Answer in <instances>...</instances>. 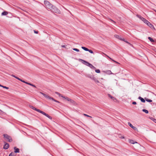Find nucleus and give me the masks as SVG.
<instances>
[{
	"instance_id": "obj_1",
	"label": "nucleus",
	"mask_w": 156,
	"mask_h": 156,
	"mask_svg": "<svg viewBox=\"0 0 156 156\" xmlns=\"http://www.w3.org/2000/svg\"><path fill=\"white\" fill-rule=\"evenodd\" d=\"M40 93L41 94H42V95H43L45 98H46L47 99H49L50 100H51L52 101H54L58 103H60V102L59 101L55 99L54 98H52L49 97L48 95H47L42 92H40Z\"/></svg>"
},
{
	"instance_id": "obj_2",
	"label": "nucleus",
	"mask_w": 156,
	"mask_h": 156,
	"mask_svg": "<svg viewBox=\"0 0 156 156\" xmlns=\"http://www.w3.org/2000/svg\"><path fill=\"white\" fill-rule=\"evenodd\" d=\"M44 4L46 7V8L48 9H50V10H51L53 5L50 3L47 0H45L44 1Z\"/></svg>"
},
{
	"instance_id": "obj_3",
	"label": "nucleus",
	"mask_w": 156,
	"mask_h": 156,
	"mask_svg": "<svg viewBox=\"0 0 156 156\" xmlns=\"http://www.w3.org/2000/svg\"><path fill=\"white\" fill-rule=\"evenodd\" d=\"M52 12H55L57 13L60 14L61 12L60 11L59 9H58L55 6L53 7L52 9L50 10Z\"/></svg>"
},
{
	"instance_id": "obj_4",
	"label": "nucleus",
	"mask_w": 156,
	"mask_h": 156,
	"mask_svg": "<svg viewBox=\"0 0 156 156\" xmlns=\"http://www.w3.org/2000/svg\"><path fill=\"white\" fill-rule=\"evenodd\" d=\"M3 136L5 138V140L9 142H11L12 141V139L11 137L7 134H4Z\"/></svg>"
},
{
	"instance_id": "obj_5",
	"label": "nucleus",
	"mask_w": 156,
	"mask_h": 156,
	"mask_svg": "<svg viewBox=\"0 0 156 156\" xmlns=\"http://www.w3.org/2000/svg\"><path fill=\"white\" fill-rule=\"evenodd\" d=\"M80 60H81L83 62V63L85 64V65L88 66H89L90 65V63H89V62L86 61H85V60H82V59H80Z\"/></svg>"
},
{
	"instance_id": "obj_6",
	"label": "nucleus",
	"mask_w": 156,
	"mask_h": 156,
	"mask_svg": "<svg viewBox=\"0 0 156 156\" xmlns=\"http://www.w3.org/2000/svg\"><path fill=\"white\" fill-rule=\"evenodd\" d=\"M37 111L38 112H40L42 114L44 115L45 116H46L47 117H51L50 116H49L48 114L40 110H37Z\"/></svg>"
},
{
	"instance_id": "obj_7",
	"label": "nucleus",
	"mask_w": 156,
	"mask_h": 156,
	"mask_svg": "<svg viewBox=\"0 0 156 156\" xmlns=\"http://www.w3.org/2000/svg\"><path fill=\"white\" fill-rule=\"evenodd\" d=\"M114 37H115L118 38L120 40L122 41H124V39L121 37L120 36H119V35L115 34L114 35Z\"/></svg>"
},
{
	"instance_id": "obj_8",
	"label": "nucleus",
	"mask_w": 156,
	"mask_h": 156,
	"mask_svg": "<svg viewBox=\"0 0 156 156\" xmlns=\"http://www.w3.org/2000/svg\"><path fill=\"white\" fill-rule=\"evenodd\" d=\"M5 144L4 145L3 147V148L5 149H8L9 147V145L8 144L5 142Z\"/></svg>"
},
{
	"instance_id": "obj_9",
	"label": "nucleus",
	"mask_w": 156,
	"mask_h": 156,
	"mask_svg": "<svg viewBox=\"0 0 156 156\" xmlns=\"http://www.w3.org/2000/svg\"><path fill=\"white\" fill-rule=\"evenodd\" d=\"M86 76L87 77L89 78L92 80H93L94 78V76L93 75L90 74H88Z\"/></svg>"
},
{
	"instance_id": "obj_10",
	"label": "nucleus",
	"mask_w": 156,
	"mask_h": 156,
	"mask_svg": "<svg viewBox=\"0 0 156 156\" xmlns=\"http://www.w3.org/2000/svg\"><path fill=\"white\" fill-rule=\"evenodd\" d=\"M108 95L109 98H111L113 101H115V100H116L115 98L111 96L110 94H108Z\"/></svg>"
},
{
	"instance_id": "obj_11",
	"label": "nucleus",
	"mask_w": 156,
	"mask_h": 156,
	"mask_svg": "<svg viewBox=\"0 0 156 156\" xmlns=\"http://www.w3.org/2000/svg\"><path fill=\"white\" fill-rule=\"evenodd\" d=\"M14 150L15 153H17L19 152V149L18 148H17L16 147H14Z\"/></svg>"
},
{
	"instance_id": "obj_12",
	"label": "nucleus",
	"mask_w": 156,
	"mask_h": 156,
	"mask_svg": "<svg viewBox=\"0 0 156 156\" xmlns=\"http://www.w3.org/2000/svg\"><path fill=\"white\" fill-rule=\"evenodd\" d=\"M141 20H142L145 23H147H147H149V21H147V20L143 17L141 18Z\"/></svg>"
},
{
	"instance_id": "obj_13",
	"label": "nucleus",
	"mask_w": 156,
	"mask_h": 156,
	"mask_svg": "<svg viewBox=\"0 0 156 156\" xmlns=\"http://www.w3.org/2000/svg\"><path fill=\"white\" fill-rule=\"evenodd\" d=\"M128 125L132 128H133V129L134 130H136V128L134 126H133L132 125L130 122H128Z\"/></svg>"
},
{
	"instance_id": "obj_14",
	"label": "nucleus",
	"mask_w": 156,
	"mask_h": 156,
	"mask_svg": "<svg viewBox=\"0 0 156 156\" xmlns=\"http://www.w3.org/2000/svg\"><path fill=\"white\" fill-rule=\"evenodd\" d=\"M138 99L140 100L142 102L144 103L145 102V100L140 96L139 97Z\"/></svg>"
},
{
	"instance_id": "obj_15",
	"label": "nucleus",
	"mask_w": 156,
	"mask_h": 156,
	"mask_svg": "<svg viewBox=\"0 0 156 156\" xmlns=\"http://www.w3.org/2000/svg\"><path fill=\"white\" fill-rule=\"evenodd\" d=\"M148 23V24L149 23V24H150V25H149V27L152 29H153L154 30H155V28L154 27V26H153V25L152 24H151L149 22V23Z\"/></svg>"
},
{
	"instance_id": "obj_16",
	"label": "nucleus",
	"mask_w": 156,
	"mask_h": 156,
	"mask_svg": "<svg viewBox=\"0 0 156 156\" xmlns=\"http://www.w3.org/2000/svg\"><path fill=\"white\" fill-rule=\"evenodd\" d=\"M61 97L63 98H64L65 99H66L68 101H70L71 100V99L67 97H65L63 96H61Z\"/></svg>"
},
{
	"instance_id": "obj_17",
	"label": "nucleus",
	"mask_w": 156,
	"mask_h": 156,
	"mask_svg": "<svg viewBox=\"0 0 156 156\" xmlns=\"http://www.w3.org/2000/svg\"><path fill=\"white\" fill-rule=\"evenodd\" d=\"M29 107L31 108L34 110H35L37 111V110H39L38 109H37L35 107H34L33 106H32V105H30Z\"/></svg>"
},
{
	"instance_id": "obj_18",
	"label": "nucleus",
	"mask_w": 156,
	"mask_h": 156,
	"mask_svg": "<svg viewBox=\"0 0 156 156\" xmlns=\"http://www.w3.org/2000/svg\"><path fill=\"white\" fill-rule=\"evenodd\" d=\"M8 14V12L6 11H4L2 13V16H5Z\"/></svg>"
},
{
	"instance_id": "obj_19",
	"label": "nucleus",
	"mask_w": 156,
	"mask_h": 156,
	"mask_svg": "<svg viewBox=\"0 0 156 156\" xmlns=\"http://www.w3.org/2000/svg\"><path fill=\"white\" fill-rule=\"evenodd\" d=\"M129 142L132 144H134L135 143H137L136 142H135L133 140H129Z\"/></svg>"
},
{
	"instance_id": "obj_20",
	"label": "nucleus",
	"mask_w": 156,
	"mask_h": 156,
	"mask_svg": "<svg viewBox=\"0 0 156 156\" xmlns=\"http://www.w3.org/2000/svg\"><path fill=\"white\" fill-rule=\"evenodd\" d=\"M145 100H146L147 102H151L152 101V100L149 99L148 98H145Z\"/></svg>"
},
{
	"instance_id": "obj_21",
	"label": "nucleus",
	"mask_w": 156,
	"mask_h": 156,
	"mask_svg": "<svg viewBox=\"0 0 156 156\" xmlns=\"http://www.w3.org/2000/svg\"><path fill=\"white\" fill-rule=\"evenodd\" d=\"M81 48L83 49V50L85 51H87L88 50V49L87 48H86L84 47H83V46H82L81 47Z\"/></svg>"
},
{
	"instance_id": "obj_22",
	"label": "nucleus",
	"mask_w": 156,
	"mask_h": 156,
	"mask_svg": "<svg viewBox=\"0 0 156 156\" xmlns=\"http://www.w3.org/2000/svg\"><path fill=\"white\" fill-rule=\"evenodd\" d=\"M89 67L93 69H96V68L94 66H93L91 64H90V65Z\"/></svg>"
},
{
	"instance_id": "obj_23",
	"label": "nucleus",
	"mask_w": 156,
	"mask_h": 156,
	"mask_svg": "<svg viewBox=\"0 0 156 156\" xmlns=\"http://www.w3.org/2000/svg\"><path fill=\"white\" fill-rule=\"evenodd\" d=\"M148 39L151 42H154V40L151 37H148Z\"/></svg>"
},
{
	"instance_id": "obj_24",
	"label": "nucleus",
	"mask_w": 156,
	"mask_h": 156,
	"mask_svg": "<svg viewBox=\"0 0 156 156\" xmlns=\"http://www.w3.org/2000/svg\"><path fill=\"white\" fill-rule=\"evenodd\" d=\"M93 80L96 83H99V81L97 80L95 77L94 78Z\"/></svg>"
},
{
	"instance_id": "obj_25",
	"label": "nucleus",
	"mask_w": 156,
	"mask_h": 156,
	"mask_svg": "<svg viewBox=\"0 0 156 156\" xmlns=\"http://www.w3.org/2000/svg\"><path fill=\"white\" fill-rule=\"evenodd\" d=\"M70 103H72L73 105H75L76 104L75 102L73 100L71 99V100L70 101Z\"/></svg>"
},
{
	"instance_id": "obj_26",
	"label": "nucleus",
	"mask_w": 156,
	"mask_h": 156,
	"mask_svg": "<svg viewBox=\"0 0 156 156\" xmlns=\"http://www.w3.org/2000/svg\"><path fill=\"white\" fill-rule=\"evenodd\" d=\"M143 112H145L147 114L148 113V111L147 110L145 109H143L142 110Z\"/></svg>"
},
{
	"instance_id": "obj_27",
	"label": "nucleus",
	"mask_w": 156,
	"mask_h": 156,
	"mask_svg": "<svg viewBox=\"0 0 156 156\" xmlns=\"http://www.w3.org/2000/svg\"><path fill=\"white\" fill-rule=\"evenodd\" d=\"M150 119L153 120L155 123H156V120L154 118H150Z\"/></svg>"
},
{
	"instance_id": "obj_28",
	"label": "nucleus",
	"mask_w": 156,
	"mask_h": 156,
	"mask_svg": "<svg viewBox=\"0 0 156 156\" xmlns=\"http://www.w3.org/2000/svg\"><path fill=\"white\" fill-rule=\"evenodd\" d=\"M73 50L74 51H75L77 52H79L80 51V50L79 49L76 48H73Z\"/></svg>"
},
{
	"instance_id": "obj_29",
	"label": "nucleus",
	"mask_w": 156,
	"mask_h": 156,
	"mask_svg": "<svg viewBox=\"0 0 156 156\" xmlns=\"http://www.w3.org/2000/svg\"><path fill=\"white\" fill-rule=\"evenodd\" d=\"M95 69V71L96 73H99L100 72V71L99 69Z\"/></svg>"
},
{
	"instance_id": "obj_30",
	"label": "nucleus",
	"mask_w": 156,
	"mask_h": 156,
	"mask_svg": "<svg viewBox=\"0 0 156 156\" xmlns=\"http://www.w3.org/2000/svg\"><path fill=\"white\" fill-rule=\"evenodd\" d=\"M136 16L138 17V18H139L140 20H141V18L143 17L141 16L140 15H137Z\"/></svg>"
},
{
	"instance_id": "obj_31",
	"label": "nucleus",
	"mask_w": 156,
	"mask_h": 156,
	"mask_svg": "<svg viewBox=\"0 0 156 156\" xmlns=\"http://www.w3.org/2000/svg\"><path fill=\"white\" fill-rule=\"evenodd\" d=\"M87 51H89L90 53L91 54H93L94 53L93 51L91 50L88 49Z\"/></svg>"
},
{
	"instance_id": "obj_32",
	"label": "nucleus",
	"mask_w": 156,
	"mask_h": 156,
	"mask_svg": "<svg viewBox=\"0 0 156 156\" xmlns=\"http://www.w3.org/2000/svg\"><path fill=\"white\" fill-rule=\"evenodd\" d=\"M17 79H18V80L21 81V82H23H23H24V80H22V79H20V78H19V77L17 78Z\"/></svg>"
},
{
	"instance_id": "obj_33",
	"label": "nucleus",
	"mask_w": 156,
	"mask_h": 156,
	"mask_svg": "<svg viewBox=\"0 0 156 156\" xmlns=\"http://www.w3.org/2000/svg\"><path fill=\"white\" fill-rule=\"evenodd\" d=\"M55 93L56 94H57L58 95L59 97H61V96H62V95H61V94L59 93H58L57 92H55Z\"/></svg>"
},
{
	"instance_id": "obj_34",
	"label": "nucleus",
	"mask_w": 156,
	"mask_h": 156,
	"mask_svg": "<svg viewBox=\"0 0 156 156\" xmlns=\"http://www.w3.org/2000/svg\"><path fill=\"white\" fill-rule=\"evenodd\" d=\"M9 156H15L14 155V153L13 152L9 154Z\"/></svg>"
},
{
	"instance_id": "obj_35",
	"label": "nucleus",
	"mask_w": 156,
	"mask_h": 156,
	"mask_svg": "<svg viewBox=\"0 0 156 156\" xmlns=\"http://www.w3.org/2000/svg\"><path fill=\"white\" fill-rule=\"evenodd\" d=\"M28 85H30L31 86H33V87H35V88H36V87L35 85H33V84H31V83H30V84H28Z\"/></svg>"
},
{
	"instance_id": "obj_36",
	"label": "nucleus",
	"mask_w": 156,
	"mask_h": 156,
	"mask_svg": "<svg viewBox=\"0 0 156 156\" xmlns=\"http://www.w3.org/2000/svg\"><path fill=\"white\" fill-rule=\"evenodd\" d=\"M83 115H84V116H87V117H91V116H89V115H87V114H83Z\"/></svg>"
},
{
	"instance_id": "obj_37",
	"label": "nucleus",
	"mask_w": 156,
	"mask_h": 156,
	"mask_svg": "<svg viewBox=\"0 0 156 156\" xmlns=\"http://www.w3.org/2000/svg\"><path fill=\"white\" fill-rule=\"evenodd\" d=\"M2 87H3V88H5V89H8L9 88V87H7L6 86H2Z\"/></svg>"
},
{
	"instance_id": "obj_38",
	"label": "nucleus",
	"mask_w": 156,
	"mask_h": 156,
	"mask_svg": "<svg viewBox=\"0 0 156 156\" xmlns=\"http://www.w3.org/2000/svg\"><path fill=\"white\" fill-rule=\"evenodd\" d=\"M12 76L13 77H14L16 78V79H17V78H18V77L16 76H15L14 75H12Z\"/></svg>"
},
{
	"instance_id": "obj_39",
	"label": "nucleus",
	"mask_w": 156,
	"mask_h": 156,
	"mask_svg": "<svg viewBox=\"0 0 156 156\" xmlns=\"http://www.w3.org/2000/svg\"><path fill=\"white\" fill-rule=\"evenodd\" d=\"M119 137L121 139H124V137L123 136H119Z\"/></svg>"
},
{
	"instance_id": "obj_40",
	"label": "nucleus",
	"mask_w": 156,
	"mask_h": 156,
	"mask_svg": "<svg viewBox=\"0 0 156 156\" xmlns=\"http://www.w3.org/2000/svg\"><path fill=\"white\" fill-rule=\"evenodd\" d=\"M132 104L133 105H136V103L135 101H133L132 102Z\"/></svg>"
},
{
	"instance_id": "obj_41",
	"label": "nucleus",
	"mask_w": 156,
	"mask_h": 156,
	"mask_svg": "<svg viewBox=\"0 0 156 156\" xmlns=\"http://www.w3.org/2000/svg\"><path fill=\"white\" fill-rule=\"evenodd\" d=\"M34 33H35V34H37L38 33V31H36L35 30H34Z\"/></svg>"
},
{
	"instance_id": "obj_42",
	"label": "nucleus",
	"mask_w": 156,
	"mask_h": 156,
	"mask_svg": "<svg viewBox=\"0 0 156 156\" xmlns=\"http://www.w3.org/2000/svg\"><path fill=\"white\" fill-rule=\"evenodd\" d=\"M24 82H23V83H25L26 84H27L28 85V84H30V83L27 82H26L25 81H24Z\"/></svg>"
},
{
	"instance_id": "obj_43",
	"label": "nucleus",
	"mask_w": 156,
	"mask_h": 156,
	"mask_svg": "<svg viewBox=\"0 0 156 156\" xmlns=\"http://www.w3.org/2000/svg\"><path fill=\"white\" fill-rule=\"evenodd\" d=\"M112 61H113V62H115V63H118V64H119V63L118 62H116V61H115V60H113V59H112Z\"/></svg>"
},
{
	"instance_id": "obj_44",
	"label": "nucleus",
	"mask_w": 156,
	"mask_h": 156,
	"mask_svg": "<svg viewBox=\"0 0 156 156\" xmlns=\"http://www.w3.org/2000/svg\"><path fill=\"white\" fill-rule=\"evenodd\" d=\"M124 41H125V42L129 44H130L129 42H128L127 41H125V40H124Z\"/></svg>"
},
{
	"instance_id": "obj_45",
	"label": "nucleus",
	"mask_w": 156,
	"mask_h": 156,
	"mask_svg": "<svg viewBox=\"0 0 156 156\" xmlns=\"http://www.w3.org/2000/svg\"><path fill=\"white\" fill-rule=\"evenodd\" d=\"M111 21L113 22L114 23H115V22L112 20H111Z\"/></svg>"
},
{
	"instance_id": "obj_46",
	"label": "nucleus",
	"mask_w": 156,
	"mask_h": 156,
	"mask_svg": "<svg viewBox=\"0 0 156 156\" xmlns=\"http://www.w3.org/2000/svg\"><path fill=\"white\" fill-rule=\"evenodd\" d=\"M62 47H65V46L64 45H62Z\"/></svg>"
},
{
	"instance_id": "obj_47",
	"label": "nucleus",
	"mask_w": 156,
	"mask_h": 156,
	"mask_svg": "<svg viewBox=\"0 0 156 156\" xmlns=\"http://www.w3.org/2000/svg\"><path fill=\"white\" fill-rule=\"evenodd\" d=\"M148 23H146L145 24H146L148 26H149V25H150V24H149V23L148 24Z\"/></svg>"
},
{
	"instance_id": "obj_48",
	"label": "nucleus",
	"mask_w": 156,
	"mask_h": 156,
	"mask_svg": "<svg viewBox=\"0 0 156 156\" xmlns=\"http://www.w3.org/2000/svg\"><path fill=\"white\" fill-rule=\"evenodd\" d=\"M108 56V58H109L110 59H111V60H112V59L111 58H110V57H109V56Z\"/></svg>"
},
{
	"instance_id": "obj_49",
	"label": "nucleus",
	"mask_w": 156,
	"mask_h": 156,
	"mask_svg": "<svg viewBox=\"0 0 156 156\" xmlns=\"http://www.w3.org/2000/svg\"><path fill=\"white\" fill-rule=\"evenodd\" d=\"M108 56V58H109L110 59H111V60H112V59L111 58H110V57H109V56Z\"/></svg>"
},
{
	"instance_id": "obj_50",
	"label": "nucleus",
	"mask_w": 156,
	"mask_h": 156,
	"mask_svg": "<svg viewBox=\"0 0 156 156\" xmlns=\"http://www.w3.org/2000/svg\"><path fill=\"white\" fill-rule=\"evenodd\" d=\"M0 87H2V85H1V84H0Z\"/></svg>"
},
{
	"instance_id": "obj_51",
	"label": "nucleus",
	"mask_w": 156,
	"mask_h": 156,
	"mask_svg": "<svg viewBox=\"0 0 156 156\" xmlns=\"http://www.w3.org/2000/svg\"><path fill=\"white\" fill-rule=\"evenodd\" d=\"M49 119H51V118H50V117H49Z\"/></svg>"
}]
</instances>
